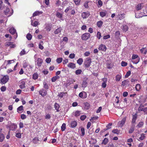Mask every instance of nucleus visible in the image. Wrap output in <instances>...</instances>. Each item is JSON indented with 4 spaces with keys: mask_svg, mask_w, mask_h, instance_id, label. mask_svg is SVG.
I'll use <instances>...</instances> for the list:
<instances>
[{
    "mask_svg": "<svg viewBox=\"0 0 147 147\" xmlns=\"http://www.w3.org/2000/svg\"><path fill=\"white\" fill-rule=\"evenodd\" d=\"M132 62L134 64H137L140 60V58L137 55L133 54L132 56Z\"/></svg>",
    "mask_w": 147,
    "mask_h": 147,
    "instance_id": "f257e3e1",
    "label": "nucleus"
},
{
    "mask_svg": "<svg viewBox=\"0 0 147 147\" xmlns=\"http://www.w3.org/2000/svg\"><path fill=\"white\" fill-rule=\"evenodd\" d=\"M90 35L88 33H86L83 34L81 36L82 39L84 40H86L90 37Z\"/></svg>",
    "mask_w": 147,
    "mask_h": 147,
    "instance_id": "f03ea898",
    "label": "nucleus"
},
{
    "mask_svg": "<svg viewBox=\"0 0 147 147\" xmlns=\"http://www.w3.org/2000/svg\"><path fill=\"white\" fill-rule=\"evenodd\" d=\"M91 63V59L89 58H87L85 61L84 65L86 67H88L90 66Z\"/></svg>",
    "mask_w": 147,
    "mask_h": 147,
    "instance_id": "7ed1b4c3",
    "label": "nucleus"
},
{
    "mask_svg": "<svg viewBox=\"0 0 147 147\" xmlns=\"http://www.w3.org/2000/svg\"><path fill=\"white\" fill-rule=\"evenodd\" d=\"M10 10L9 8H7L4 11V12L5 14L8 17H9L11 16L13 12V9L11 10V12H10Z\"/></svg>",
    "mask_w": 147,
    "mask_h": 147,
    "instance_id": "20e7f679",
    "label": "nucleus"
},
{
    "mask_svg": "<svg viewBox=\"0 0 147 147\" xmlns=\"http://www.w3.org/2000/svg\"><path fill=\"white\" fill-rule=\"evenodd\" d=\"M9 79V76L7 75L3 77L1 80V82L3 84H5Z\"/></svg>",
    "mask_w": 147,
    "mask_h": 147,
    "instance_id": "39448f33",
    "label": "nucleus"
},
{
    "mask_svg": "<svg viewBox=\"0 0 147 147\" xmlns=\"http://www.w3.org/2000/svg\"><path fill=\"white\" fill-rule=\"evenodd\" d=\"M39 94L42 96H45L47 94V92L46 90L44 89H42L39 91Z\"/></svg>",
    "mask_w": 147,
    "mask_h": 147,
    "instance_id": "423d86ee",
    "label": "nucleus"
},
{
    "mask_svg": "<svg viewBox=\"0 0 147 147\" xmlns=\"http://www.w3.org/2000/svg\"><path fill=\"white\" fill-rule=\"evenodd\" d=\"M79 96L82 98H85L86 97V93L85 92L83 91L79 93Z\"/></svg>",
    "mask_w": 147,
    "mask_h": 147,
    "instance_id": "0eeeda50",
    "label": "nucleus"
},
{
    "mask_svg": "<svg viewBox=\"0 0 147 147\" xmlns=\"http://www.w3.org/2000/svg\"><path fill=\"white\" fill-rule=\"evenodd\" d=\"M90 15L89 12H84L82 15V17L83 18H86L88 17Z\"/></svg>",
    "mask_w": 147,
    "mask_h": 147,
    "instance_id": "6e6552de",
    "label": "nucleus"
},
{
    "mask_svg": "<svg viewBox=\"0 0 147 147\" xmlns=\"http://www.w3.org/2000/svg\"><path fill=\"white\" fill-rule=\"evenodd\" d=\"M98 49L99 50H102L104 51H105L106 50L105 46L102 44L100 46Z\"/></svg>",
    "mask_w": 147,
    "mask_h": 147,
    "instance_id": "1a4fd4ad",
    "label": "nucleus"
},
{
    "mask_svg": "<svg viewBox=\"0 0 147 147\" xmlns=\"http://www.w3.org/2000/svg\"><path fill=\"white\" fill-rule=\"evenodd\" d=\"M42 62V59L40 58H38L37 61V64L38 66L40 67L41 66Z\"/></svg>",
    "mask_w": 147,
    "mask_h": 147,
    "instance_id": "9d476101",
    "label": "nucleus"
},
{
    "mask_svg": "<svg viewBox=\"0 0 147 147\" xmlns=\"http://www.w3.org/2000/svg\"><path fill=\"white\" fill-rule=\"evenodd\" d=\"M126 121V117H125L123 118L121 121L120 122V126L122 127L123 126V125L125 123V121Z\"/></svg>",
    "mask_w": 147,
    "mask_h": 147,
    "instance_id": "9b49d317",
    "label": "nucleus"
},
{
    "mask_svg": "<svg viewBox=\"0 0 147 147\" xmlns=\"http://www.w3.org/2000/svg\"><path fill=\"white\" fill-rule=\"evenodd\" d=\"M67 66L70 68L74 69L76 67V65L73 63H70L67 65Z\"/></svg>",
    "mask_w": 147,
    "mask_h": 147,
    "instance_id": "f8f14e48",
    "label": "nucleus"
},
{
    "mask_svg": "<svg viewBox=\"0 0 147 147\" xmlns=\"http://www.w3.org/2000/svg\"><path fill=\"white\" fill-rule=\"evenodd\" d=\"M81 113L80 111H77L73 113V115L77 117L80 115Z\"/></svg>",
    "mask_w": 147,
    "mask_h": 147,
    "instance_id": "ddd939ff",
    "label": "nucleus"
},
{
    "mask_svg": "<svg viewBox=\"0 0 147 147\" xmlns=\"http://www.w3.org/2000/svg\"><path fill=\"white\" fill-rule=\"evenodd\" d=\"M143 4H139L136 6V9L137 10H139L143 8Z\"/></svg>",
    "mask_w": 147,
    "mask_h": 147,
    "instance_id": "4468645a",
    "label": "nucleus"
},
{
    "mask_svg": "<svg viewBox=\"0 0 147 147\" xmlns=\"http://www.w3.org/2000/svg\"><path fill=\"white\" fill-rule=\"evenodd\" d=\"M66 92H60L58 94L57 96L61 98H63L66 95Z\"/></svg>",
    "mask_w": 147,
    "mask_h": 147,
    "instance_id": "2eb2a0df",
    "label": "nucleus"
},
{
    "mask_svg": "<svg viewBox=\"0 0 147 147\" xmlns=\"http://www.w3.org/2000/svg\"><path fill=\"white\" fill-rule=\"evenodd\" d=\"M124 14H119L117 15L118 18L120 20H121L124 18Z\"/></svg>",
    "mask_w": 147,
    "mask_h": 147,
    "instance_id": "dca6fc26",
    "label": "nucleus"
},
{
    "mask_svg": "<svg viewBox=\"0 0 147 147\" xmlns=\"http://www.w3.org/2000/svg\"><path fill=\"white\" fill-rule=\"evenodd\" d=\"M134 128L135 125H133L130 128L129 130V134H131L133 132L134 130Z\"/></svg>",
    "mask_w": 147,
    "mask_h": 147,
    "instance_id": "f3484780",
    "label": "nucleus"
},
{
    "mask_svg": "<svg viewBox=\"0 0 147 147\" xmlns=\"http://www.w3.org/2000/svg\"><path fill=\"white\" fill-rule=\"evenodd\" d=\"M9 32L12 34H15L16 32V30L13 28H11L9 30Z\"/></svg>",
    "mask_w": 147,
    "mask_h": 147,
    "instance_id": "a211bd4d",
    "label": "nucleus"
},
{
    "mask_svg": "<svg viewBox=\"0 0 147 147\" xmlns=\"http://www.w3.org/2000/svg\"><path fill=\"white\" fill-rule=\"evenodd\" d=\"M71 125L72 127H74L77 125V122L76 121H73L71 122Z\"/></svg>",
    "mask_w": 147,
    "mask_h": 147,
    "instance_id": "6ab92c4d",
    "label": "nucleus"
},
{
    "mask_svg": "<svg viewBox=\"0 0 147 147\" xmlns=\"http://www.w3.org/2000/svg\"><path fill=\"white\" fill-rule=\"evenodd\" d=\"M129 82V81L128 80H125L122 82V85L124 86L127 85Z\"/></svg>",
    "mask_w": 147,
    "mask_h": 147,
    "instance_id": "aec40b11",
    "label": "nucleus"
},
{
    "mask_svg": "<svg viewBox=\"0 0 147 147\" xmlns=\"http://www.w3.org/2000/svg\"><path fill=\"white\" fill-rule=\"evenodd\" d=\"M5 138L4 135L3 134H0V142H2Z\"/></svg>",
    "mask_w": 147,
    "mask_h": 147,
    "instance_id": "412c9836",
    "label": "nucleus"
},
{
    "mask_svg": "<svg viewBox=\"0 0 147 147\" xmlns=\"http://www.w3.org/2000/svg\"><path fill=\"white\" fill-rule=\"evenodd\" d=\"M59 76H56L54 77H53L51 79V80L52 82H55L57 79H59Z\"/></svg>",
    "mask_w": 147,
    "mask_h": 147,
    "instance_id": "4be33fe9",
    "label": "nucleus"
},
{
    "mask_svg": "<svg viewBox=\"0 0 147 147\" xmlns=\"http://www.w3.org/2000/svg\"><path fill=\"white\" fill-rule=\"evenodd\" d=\"M62 29L61 28H59L57 29L54 32V33L55 34H58L61 32Z\"/></svg>",
    "mask_w": 147,
    "mask_h": 147,
    "instance_id": "5701e85b",
    "label": "nucleus"
},
{
    "mask_svg": "<svg viewBox=\"0 0 147 147\" xmlns=\"http://www.w3.org/2000/svg\"><path fill=\"white\" fill-rule=\"evenodd\" d=\"M42 13V12L41 11H36L33 13V16L34 17L38 15L41 14Z\"/></svg>",
    "mask_w": 147,
    "mask_h": 147,
    "instance_id": "b1692460",
    "label": "nucleus"
},
{
    "mask_svg": "<svg viewBox=\"0 0 147 147\" xmlns=\"http://www.w3.org/2000/svg\"><path fill=\"white\" fill-rule=\"evenodd\" d=\"M137 118V115L136 114L133 116L131 123H134Z\"/></svg>",
    "mask_w": 147,
    "mask_h": 147,
    "instance_id": "393cba45",
    "label": "nucleus"
},
{
    "mask_svg": "<svg viewBox=\"0 0 147 147\" xmlns=\"http://www.w3.org/2000/svg\"><path fill=\"white\" fill-rule=\"evenodd\" d=\"M87 84V82L86 80H83L82 84V87L83 88H85L86 87Z\"/></svg>",
    "mask_w": 147,
    "mask_h": 147,
    "instance_id": "a878e982",
    "label": "nucleus"
},
{
    "mask_svg": "<svg viewBox=\"0 0 147 147\" xmlns=\"http://www.w3.org/2000/svg\"><path fill=\"white\" fill-rule=\"evenodd\" d=\"M108 141L109 140L108 139L106 138H105L103 140L102 144H103L106 145Z\"/></svg>",
    "mask_w": 147,
    "mask_h": 147,
    "instance_id": "bb28decb",
    "label": "nucleus"
},
{
    "mask_svg": "<svg viewBox=\"0 0 147 147\" xmlns=\"http://www.w3.org/2000/svg\"><path fill=\"white\" fill-rule=\"evenodd\" d=\"M83 62V60L82 58H79L77 61V63L79 64L80 65H81Z\"/></svg>",
    "mask_w": 147,
    "mask_h": 147,
    "instance_id": "cd10ccee",
    "label": "nucleus"
},
{
    "mask_svg": "<svg viewBox=\"0 0 147 147\" xmlns=\"http://www.w3.org/2000/svg\"><path fill=\"white\" fill-rule=\"evenodd\" d=\"M121 78V76L119 75H117L116 76L115 80L117 81H120Z\"/></svg>",
    "mask_w": 147,
    "mask_h": 147,
    "instance_id": "c85d7f7f",
    "label": "nucleus"
},
{
    "mask_svg": "<svg viewBox=\"0 0 147 147\" xmlns=\"http://www.w3.org/2000/svg\"><path fill=\"white\" fill-rule=\"evenodd\" d=\"M106 14L107 13L105 12L101 11L100 13V15L102 17H103L105 16L106 15Z\"/></svg>",
    "mask_w": 147,
    "mask_h": 147,
    "instance_id": "c756f323",
    "label": "nucleus"
},
{
    "mask_svg": "<svg viewBox=\"0 0 147 147\" xmlns=\"http://www.w3.org/2000/svg\"><path fill=\"white\" fill-rule=\"evenodd\" d=\"M90 107V105L88 103L86 102L84 103V108L86 109H88Z\"/></svg>",
    "mask_w": 147,
    "mask_h": 147,
    "instance_id": "7c9ffc66",
    "label": "nucleus"
},
{
    "mask_svg": "<svg viewBox=\"0 0 147 147\" xmlns=\"http://www.w3.org/2000/svg\"><path fill=\"white\" fill-rule=\"evenodd\" d=\"M38 77V75L36 73H34L32 76V78L34 80H36L37 79Z\"/></svg>",
    "mask_w": 147,
    "mask_h": 147,
    "instance_id": "2f4dec72",
    "label": "nucleus"
},
{
    "mask_svg": "<svg viewBox=\"0 0 147 147\" xmlns=\"http://www.w3.org/2000/svg\"><path fill=\"white\" fill-rule=\"evenodd\" d=\"M38 22L36 21H35L34 23H33L32 21V20L31 25L34 26L36 27L38 25Z\"/></svg>",
    "mask_w": 147,
    "mask_h": 147,
    "instance_id": "473e14b6",
    "label": "nucleus"
},
{
    "mask_svg": "<svg viewBox=\"0 0 147 147\" xmlns=\"http://www.w3.org/2000/svg\"><path fill=\"white\" fill-rule=\"evenodd\" d=\"M54 107L55 109L57 110V111H58V110L59 107V104L57 103H55L54 105Z\"/></svg>",
    "mask_w": 147,
    "mask_h": 147,
    "instance_id": "72a5a7b5",
    "label": "nucleus"
},
{
    "mask_svg": "<svg viewBox=\"0 0 147 147\" xmlns=\"http://www.w3.org/2000/svg\"><path fill=\"white\" fill-rule=\"evenodd\" d=\"M103 24L102 22L101 21H98L97 23V25L99 27H100Z\"/></svg>",
    "mask_w": 147,
    "mask_h": 147,
    "instance_id": "f704fd0d",
    "label": "nucleus"
},
{
    "mask_svg": "<svg viewBox=\"0 0 147 147\" xmlns=\"http://www.w3.org/2000/svg\"><path fill=\"white\" fill-rule=\"evenodd\" d=\"M122 29L123 31L126 32L128 30V26L126 25H123V26Z\"/></svg>",
    "mask_w": 147,
    "mask_h": 147,
    "instance_id": "c9c22d12",
    "label": "nucleus"
},
{
    "mask_svg": "<svg viewBox=\"0 0 147 147\" xmlns=\"http://www.w3.org/2000/svg\"><path fill=\"white\" fill-rule=\"evenodd\" d=\"M135 88L137 91H139L140 88V84H137L136 85Z\"/></svg>",
    "mask_w": 147,
    "mask_h": 147,
    "instance_id": "e433bc0d",
    "label": "nucleus"
},
{
    "mask_svg": "<svg viewBox=\"0 0 147 147\" xmlns=\"http://www.w3.org/2000/svg\"><path fill=\"white\" fill-rule=\"evenodd\" d=\"M98 117L97 116H95L92 117L91 119H90V121L92 122H94V121L95 120L97 119Z\"/></svg>",
    "mask_w": 147,
    "mask_h": 147,
    "instance_id": "4c0bfd02",
    "label": "nucleus"
},
{
    "mask_svg": "<svg viewBox=\"0 0 147 147\" xmlns=\"http://www.w3.org/2000/svg\"><path fill=\"white\" fill-rule=\"evenodd\" d=\"M141 51L142 53L146 54L147 51V50L145 48H143L140 50Z\"/></svg>",
    "mask_w": 147,
    "mask_h": 147,
    "instance_id": "58836bf2",
    "label": "nucleus"
},
{
    "mask_svg": "<svg viewBox=\"0 0 147 147\" xmlns=\"http://www.w3.org/2000/svg\"><path fill=\"white\" fill-rule=\"evenodd\" d=\"M4 8V5L3 4V1L0 0V9L2 10Z\"/></svg>",
    "mask_w": 147,
    "mask_h": 147,
    "instance_id": "ea45409f",
    "label": "nucleus"
},
{
    "mask_svg": "<svg viewBox=\"0 0 147 147\" xmlns=\"http://www.w3.org/2000/svg\"><path fill=\"white\" fill-rule=\"evenodd\" d=\"M66 128V125L65 123H63L61 126V130L62 131H64Z\"/></svg>",
    "mask_w": 147,
    "mask_h": 147,
    "instance_id": "a19ab883",
    "label": "nucleus"
},
{
    "mask_svg": "<svg viewBox=\"0 0 147 147\" xmlns=\"http://www.w3.org/2000/svg\"><path fill=\"white\" fill-rule=\"evenodd\" d=\"M26 38L28 40H31L32 38V36L30 34L28 33L26 36Z\"/></svg>",
    "mask_w": 147,
    "mask_h": 147,
    "instance_id": "79ce46f5",
    "label": "nucleus"
},
{
    "mask_svg": "<svg viewBox=\"0 0 147 147\" xmlns=\"http://www.w3.org/2000/svg\"><path fill=\"white\" fill-rule=\"evenodd\" d=\"M56 16L58 18H62V14L59 12H57L56 14Z\"/></svg>",
    "mask_w": 147,
    "mask_h": 147,
    "instance_id": "37998d69",
    "label": "nucleus"
},
{
    "mask_svg": "<svg viewBox=\"0 0 147 147\" xmlns=\"http://www.w3.org/2000/svg\"><path fill=\"white\" fill-rule=\"evenodd\" d=\"M82 71L81 69H78L76 71L75 73L76 75L80 74L82 72Z\"/></svg>",
    "mask_w": 147,
    "mask_h": 147,
    "instance_id": "c03bdc74",
    "label": "nucleus"
},
{
    "mask_svg": "<svg viewBox=\"0 0 147 147\" xmlns=\"http://www.w3.org/2000/svg\"><path fill=\"white\" fill-rule=\"evenodd\" d=\"M112 132L114 134H118L119 133V131L117 129H114L112 131Z\"/></svg>",
    "mask_w": 147,
    "mask_h": 147,
    "instance_id": "a18cd8bd",
    "label": "nucleus"
},
{
    "mask_svg": "<svg viewBox=\"0 0 147 147\" xmlns=\"http://www.w3.org/2000/svg\"><path fill=\"white\" fill-rule=\"evenodd\" d=\"M131 72L130 71H128L125 76V78H128L131 74Z\"/></svg>",
    "mask_w": 147,
    "mask_h": 147,
    "instance_id": "49530a36",
    "label": "nucleus"
},
{
    "mask_svg": "<svg viewBox=\"0 0 147 147\" xmlns=\"http://www.w3.org/2000/svg\"><path fill=\"white\" fill-rule=\"evenodd\" d=\"M63 60V59L62 58H59L57 59V62L59 63H61Z\"/></svg>",
    "mask_w": 147,
    "mask_h": 147,
    "instance_id": "de8ad7c7",
    "label": "nucleus"
},
{
    "mask_svg": "<svg viewBox=\"0 0 147 147\" xmlns=\"http://www.w3.org/2000/svg\"><path fill=\"white\" fill-rule=\"evenodd\" d=\"M28 63H27L26 61H24L23 62V67L24 68H26L28 65Z\"/></svg>",
    "mask_w": 147,
    "mask_h": 147,
    "instance_id": "09e8293b",
    "label": "nucleus"
},
{
    "mask_svg": "<svg viewBox=\"0 0 147 147\" xmlns=\"http://www.w3.org/2000/svg\"><path fill=\"white\" fill-rule=\"evenodd\" d=\"M12 43H13L12 42H6L5 44V45L7 47L10 46Z\"/></svg>",
    "mask_w": 147,
    "mask_h": 147,
    "instance_id": "8fccbe9b",
    "label": "nucleus"
},
{
    "mask_svg": "<svg viewBox=\"0 0 147 147\" xmlns=\"http://www.w3.org/2000/svg\"><path fill=\"white\" fill-rule=\"evenodd\" d=\"M145 136L144 134H142L141 135L140 137L139 140H144L145 138Z\"/></svg>",
    "mask_w": 147,
    "mask_h": 147,
    "instance_id": "3c124183",
    "label": "nucleus"
},
{
    "mask_svg": "<svg viewBox=\"0 0 147 147\" xmlns=\"http://www.w3.org/2000/svg\"><path fill=\"white\" fill-rule=\"evenodd\" d=\"M101 36L100 33L99 32H98L97 34V37L98 39H100Z\"/></svg>",
    "mask_w": 147,
    "mask_h": 147,
    "instance_id": "603ef678",
    "label": "nucleus"
},
{
    "mask_svg": "<svg viewBox=\"0 0 147 147\" xmlns=\"http://www.w3.org/2000/svg\"><path fill=\"white\" fill-rule=\"evenodd\" d=\"M16 136L18 138H20L21 136V134L20 133H16Z\"/></svg>",
    "mask_w": 147,
    "mask_h": 147,
    "instance_id": "864d4df0",
    "label": "nucleus"
},
{
    "mask_svg": "<svg viewBox=\"0 0 147 147\" xmlns=\"http://www.w3.org/2000/svg\"><path fill=\"white\" fill-rule=\"evenodd\" d=\"M144 107V106L142 105H141L138 108V110L139 111H142L143 109V107Z\"/></svg>",
    "mask_w": 147,
    "mask_h": 147,
    "instance_id": "5fc2aeb1",
    "label": "nucleus"
},
{
    "mask_svg": "<svg viewBox=\"0 0 147 147\" xmlns=\"http://www.w3.org/2000/svg\"><path fill=\"white\" fill-rule=\"evenodd\" d=\"M26 53V51L24 50H22L20 52V55L21 56L22 55L25 54Z\"/></svg>",
    "mask_w": 147,
    "mask_h": 147,
    "instance_id": "6e6d98bb",
    "label": "nucleus"
},
{
    "mask_svg": "<svg viewBox=\"0 0 147 147\" xmlns=\"http://www.w3.org/2000/svg\"><path fill=\"white\" fill-rule=\"evenodd\" d=\"M127 64L126 62L124 61H122L121 63V66H126L127 65Z\"/></svg>",
    "mask_w": 147,
    "mask_h": 147,
    "instance_id": "4d7b16f0",
    "label": "nucleus"
},
{
    "mask_svg": "<svg viewBox=\"0 0 147 147\" xmlns=\"http://www.w3.org/2000/svg\"><path fill=\"white\" fill-rule=\"evenodd\" d=\"M23 107L22 106H21L17 108V111L19 112L18 111H21L23 109Z\"/></svg>",
    "mask_w": 147,
    "mask_h": 147,
    "instance_id": "13d9d810",
    "label": "nucleus"
},
{
    "mask_svg": "<svg viewBox=\"0 0 147 147\" xmlns=\"http://www.w3.org/2000/svg\"><path fill=\"white\" fill-rule=\"evenodd\" d=\"M86 118V116L85 115H82L80 117V119L82 121L84 120Z\"/></svg>",
    "mask_w": 147,
    "mask_h": 147,
    "instance_id": "bf43d9fd",
    "label": "nucleus"
},
{
    "mask_svg": "<svg viewBox=\"0 0 147 147\" xmlns=\"http://www.w3.org/2000/svg\"><path fill=\"white\" fill-rule=\"evenodd\" d=\"M6 88L5 86H2L1 88V91L4 92L5 91Z\"/></svg>",
    "mask_w": 147,
    "mask_h": 147,
    "instance_id": "052dcab7",
    "label": "nucleus"
},
{
    "mask_svg": "<svg viewBox=\"0 0 147 147\" xmlns=\"http://www.w3.org/2000/svg\"><path fill=\"white\" fill-rule=\"evenodd\" d=\"M75 55L74 53H71L70 54L69 57L71 59H73L74 58Z\"/></svg>",
    "mask_w": 147,
    "mask_h": 147,
    "instance_id": "680f3d73",
    "label": "nucleus"
},
{
    "mask_svg": "<svg viewBox=\"0 0 147 147\" xmlns=\"http://www.w3.org/2000/svg\"><path fill=\"white\" fill-rule=\"evenodd\" d=\"M51 61V59L50 58H47L46 59V61L47 63H49Z\"/></svg>",
    "mask_w": 147,
    "mask_h": 147,
    "instance_id": "e2e57ef3",
    "label": "nucleus"
},
{
    "mask_svg": "<svg viewBox=\"0 0 147 147\" xmlns=\"http://www.w3.org/2000/svg\"><path fill=\"white\" fill-rule=\"evenodd\" d=\"M144 123L143 122H141L139 123L138 125V126L139 127H142Z\"/></svg>",
    "mask_w": 147,
    "mask_h": 147,
    "instance_id": "0e129e2a",
    "label": "nucleus"
},
{
    "mask_svg": "<svg viewBox=\"0 0 147 147\" xmlns=\"http://www.w3.org/2000/svg\"><path fill=\"white\" fill-rule=\"evenodd\" d=\"M43 84L44 88L46 89H48V86L45 82H43Z\"/></svg>",
    "mask_w": 147,
    "mask_h": 147,
    "instance_id": "69168bd1",
    "label": "nucleus"
},
{
    "mask_svg": "<svg viewBox=\"0 0 147 147\" xmlns=\"http://www.w3.org/2000/svg\"><path fill=\"white\" fill-rule=\"evenodd\" d=\"M21 118L22 119H25L26 118V116L25 115L22 114L21 116Z\"/></svg>",
    "mask_w": 147,
    "mask_h": 147,
    "instance_id": "338daca9",
    "label": "nucleus"
},
{
    "mask_svg": "<svg viewBox=\"0 0 147 147\" xmlns=\"http://www.w3.org/2000/svg\"><path fill=\"white\" fill-rule=\"evenodd\" d=\"M51 116L49 114H47L46 115L45 118L46 119H49L51 118Z\"/></svg>",
    "mask_w": 147,
    "mask_h": 147,
    "instance_id": "774afa93",
    "label": "nucleus"
}]
</instances>
